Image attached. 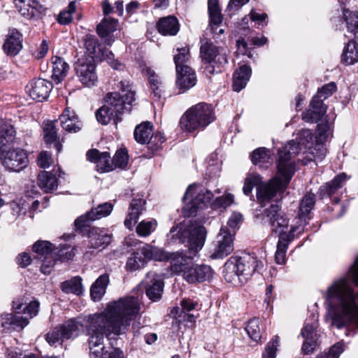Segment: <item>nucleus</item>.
I'll use <instances>...</instances> for the list:
<instances>
[{
    "instance_id": "37",
    "label": "nucleus",
    "mask_w": 358,
    "mask_h": 358,
    "mask_svg": "<svg viewBox=\"0 0 358 358\" xmlns=\"http://www.w3.org/2000/svg\"><path fill=\"white\" fill-rule=\"evenodd\" d=\"M52 79L57 83H61L66 76L69 69V65L63 58L54 56L52 57Z\"/></svg>"
},
{
    "instance_id": "9",
    "label": "nucleus",
    "mask_w": 358,
    "mask_h": 358,
    "mask_svg": "<svg viewBox=\"0 0 358 358\" xmlns=\"http://www.w3.org/2000/svg\"><path fill=\"white\" fill-rule=\"evenodd\" d=\"M263 214L264 219L271 226V231L279 234L278 244L287 248L292 241L287 233L284 232V229L287 228L289 220L285 213L282 211L281 206L278 203H272L264 210Z\"/></svg>"
},
{
    "instance_id": "6",
    "label": "nucleus",
    "mask_w": 358,
    "mask_h": 358,
    "mask_svg": "<svg viewBox=\"0 0 358 358\" xmlns=\"http://www.w3.org/2000/svg\"><path fill=\"white\" fill-rule=\"evenodd\" d=\"M264 266L262 259L254 254L232 256L224 264V277L234 286L245 283L255 273H260Z\"/></svg>"
},
{
    "instance_id": "46",
    "label": "nucleus",
    "mask_w": 358,
    "mask_h": 358,
    "mask_svg": "<svg viewBox=\"0 0 358 358\" xmlns=\"http://www.w3.org/2000/svg\"><path fill=\"white\" fill-rule=\"evenodd\" d=\"M76 6L75 1H71L68 6L62 10L57 17V21L62 25H66L72 22V15L76 12Z\"/></svg>"
},
{
    "instance_id": "31",
    "label": "nucleus",
    "mask_w": 358,
    "mask_h": 358,
    "mask_svg": "<svg viewBox=\"0 0 358 358\" xmlns=\"http://www.w3.org/2000/svg\"><path fill=\"white\" fill-rule=\"evenodd\" d=\"M250 157L254 165L263 169H267L273 162L271 151L266 148L255 149L251 152Z\"/></svg>"
},
{
    "instance_id": "53",
    "label": "nucleus",
    "mask_w": 358,
    "mask_h": 358,
    "mask_svg": "<svg viewBox=\"0 0 358 358\" xmlns=\"http://www.w3.org/2000/svg\"><path fill=\"white\" fill-rule=\"evenodd\" d=\"M56 252H52L45 257L41 259L42 264L41 266V271L44 274H50L52 267L54 266L56 259Z\"/></svg>"
},
{
    "instance_id": "61",
    "label": "nucleus",
    "mask_w": 358,
    "mask_h": 358,
    "mask_svg": "<svg viewBox=\"0 0 358 358\" xmlns=\"http://www.w3.org/2000/svg\"><path fill=\"white\" fill-rule=\"evenodd\" d=\"M242 221V215L240 213H234L229 217L227 222V228L229 231L231 232L233 236L235 234V229L236 227L241 223Z\"/></svg>"
},
{
    "instance_id": "8",
    "label": "nucleus",
    "mask_w": 358,
    "mask_h": 358,
    "mask_svg": "<svg viewBox=\"0 0 358 358\" xmlns=\"http://www.w3.org/2000/svg\"><path fill=\"white\" fill-rule=\"evenodd\" d=\"M215 120L212 105L201 102L190 107L180 119L181 127L188 131L204 129Z\"/></svg>"
},
{
    "instance_id": "19",
    "label": "nucleus",
    "mask_w": 358,
    "mask_h": 358,
    "mask_svg": "<svg viewBox=\"0 0 358 358\" xmlns=\"http://www.w3.org/2000/svg\"><path fill=\"white\" fill-rule=\"evenodd\" d=\"M19 13L27 19H39L45 14L46 8L38 0H14Z\"/></svg>"
},
{
    "instance_id": "58",
    "label": "nucleus",
    "mask_w": 358,
    "mask_h": 358,
    "mask_svg": "<svg viewBox=\"0 0 358 358\" xmlns=\"http://www.w3.org/2000/svg\"><path fill=\"white\" fill-rule=\"evenodd\" d=\"M153 222L152 221H142L136 227V232L141 236H147L150 234L152 228Z\"/></svg>"
},
{
    "instance_id": "63",
    "label": "nucleus",
    "mask_w": 358,
    "mask_h": 358,
    "mask_svg": "<svg viewBox=\"0 0 358 358\" xmlns=\"http://www.w3.org/2000/svg\"><path fill=\"white\" fill-rule=\"evenodd\" d=\"M287 247L283 245H277V250L275 254V259L278 264H282L285 262Z\"/></svg>"
},
{
    "instance_id": "24",
    "label": "nucleus",
    "mask_w": 358,
    "mask_h": 358,
    "mask_svg": "<svg viewBox=\"0 0 358 358\" xmlns=\"http://www.w3.org/2000/svg\"><path fill=\"white\" fill-rule=\"evenodd\" d=\"M117 20L113 18H103L96 26V32L100 38L104 39L105 43L111 45L114 42L113 32L116 31Z\"/></svg>"
},
{
    "instance_id": "33",
    "label": "nucleus",
    "mask_w": 358,
    "mask_h": 358,
    "mask_svg": "<svg viewBox=\"0 0 358 358\" xmlns=\"http://www.w3.org/2000/svg\"><path fill=\"white\" fill-rule=\"evenodd\" d=\"M252 73L251 68L245 64L240 66L234 73L233 89L240 92L247 85Z\"/></svg>"
},
{
    "instance_id": "51",
    "label": "nucleus",
    "mask_w": 358,
    "mask_h": 358,
    "mask_svg": "<svg viewBox=\"0 0 358 358\" xmlns=\"http://www.w3.org/2000/svg\"><path fill=\"white\" fill-rule=\"evenodd\" d=\"M97 166L102 172H108L114 169L113 159L108 152H103L100 154L97 162Z\"/></svg>"
},
{
    "instance_id": "20",
    "label": "nucleus",
    "mask_w": 358,
    "mask_h": 358,
    "mask_svg": "<svg viewBox=\"0 0 358 358\" xmlns=\"http://www.w3.org/2000/svg\"><path fill=\"white\" fill-rule=\"evenodd\" d=\"M52 87V82L45 79L35 78L27 85V90L33 99L43 101L49 96Z\"/></svg>"
},
{
    "instance_id": "39",
    "label": "nucleus",
    "mask_w": 358,
    "mask_h": 358,
    "mask_svg": "<svg viewBox=\"0 0 358 358\" xmlns=\"http://www.w3.org/2000/svg\"><path fill=\"white\" fill-rule=\"evenodd\" d=\"M134 135L135 140L138 143H149L153 136L152 124L149 122H145L136 126Z\"/></svg>"
},
{
    "instance_id": "52",
    "label": "nucleus",
    "mask_w": 358,
    "mask_h": 358,
    "mask_svg": "<svg viewBox=\"0 0 358 358\" xmlns=\"http://www.w3.org/2000/svg\"><path fill=\"white\" fill-rule=\"evenodd\" d=\"M129 155L125 149H119L113 158L114 169L115 168L124 169L128 163Z\"/></svg>"
},
{
    "instance_id": "29",
    "label": "nucleus",
    "mask_w": 358,
    "mask_h": 358,
    "mask_svg": "<svg viewBox=\"0 0 358 358\" xmlns=\"http://www.w3.org/2000/svg\"><path fill=\"white\" fill-rule=\"evenodd\" d=\"M145 201L141 198L132 199L128 217L124 220V225L127 228L131 229L133 225L132 222H137L139 215L145 210Z\"/></svg>"
},
{
    "instance_id": "22",
    "label": "nucleus",
    "mask_w": 358,
    "mask_h": 358,
    "mask_svg": "<svg viewBox=\"0 0 358 358\" xmlns=\"http://www.w3.org/2000/svg\"><path fill=\"white\" fill-rule=\"evenodd\" d=\"M213 270L208 265L191 264L184 273V278L189 283L201 282L210 280L213 276Z\"/></svg>"
},
{
    "instance_id": "62",
    "label": "nucleus",
    "mask_w": 358,
    "mask_h": 358,
    "mask_svg": "<svg viewBox=\"0 0 358 358\" xmlns=\"http://www.w3.org/2000/svg\"><path fill=\"white\" fill-rule=\"evenodd\" d=\"M38 309L39 302L33 301L23 308L22 313L27 314L29 316L30 318H32L38 314Z\"/></svg>"
},
{
    "instance_id": "54",
    "label": "nucleus",
    "mask_w": 358,
    "mask_h": 358,
    "mask_svg": "<svg viewBox=\"0 0 358 358\" xmlns=\"http://www.w3.org/2000/svg\"><path fill=\"white\" fill-rule=\"evenodd\" d=\"M58 259L62 262L69 261L73 258L75 255L74 248L70 245H63L60 248L59 250L56 252Z\"/></svg>"
},
{
    "instance_id": "50",
    "label": "nucleus",
    "mask_w": 358,
    "mask_h": 358,
    "mask_svg": "<svg viewBox=\"0 0 358 358\" xmlns=\"http://www.w3.org/2000/svg\"><path fill=\"white\" fill-rule=\"evenodd\" d=\"M177 50L178 53L173 58L176 69H182L183 66H188L186 63L189 61L190 57L189 49L182 48H178Z\"/></svg>"
},
{
    "instance_id": "4",
    "label": "nucleus",
    "mask_w": 358,
    "mask_h": 358,
    "mask_svg": "<svg viewBox=\"0 0 358 358\" xmlns=\"http://www.w3.org/2000/svg\"><path fill=\"white\" fill-rule=\"evenodd\" d=\"M140 310L138 299L127 296L110 303L103 311L94 315L104 318L106 324L115 332V336H119L127 332L131 320H135Z\"/></svg>"
},
{
    "instance_id": "38",
    "label": "nucleus",
    "mask_w": 358,
    "mask_h": 358,
    "mask_svg": "<svg viewBox=\"0 0 358 358\" xmlns=\"http://www.w3.org/2000/svg\"><path fill=\"white\" fill-rule=\"evenodd\" d=\"M346 180V175L345 173H341L336 176L330 182H327L324 185L320 187L319 195L321 198L324 196H331L333 195L338 189H340L343 182Z\"/></svg>"
},
{
    "instance_id": "7",
    "label": "nucleus",
    "mask_w": 358,
    "mask_h": 358,
    "mask_svg": "<svg viewBox=\"0 0 358 358\" xmlns=\"http://www.w3.org/2000/svg\"><path fill=\"white\" fill-rule=\"evenodd\" d=\"M88 336V345L90 355L93 358H103L107 350L104 346V340H111L110 336H115L112 328L107 325L104 318L90 314L82 318L81 327Z\"/></svg>"
},
{
    "instance_id": "25",
    "label": "nucleus",
    "mask_w": 358,
    "mask_h": 358,
    "mask_svg": "<svg viewBox=\"0 0 358 358\" xmlns=\"http://www.w3.org/2000/svg\"><path fill=\"white\" fill-rule=\"evenodd\" d=\"M62 129L67 132L76 133L81 129L82 122L78 116L73 110L66 108L63 113L60 115L58 122Z\"/></svg>"
},
{
    "instance_id": "11",
    "label": "nucleus",
    "mask_w": 358,
    "mask_h": 358,
    "mask_svg": "<svg viewBox=\"0 0 358 358\" xmlns=\"http://www.w3.org/2000/svg\"><path fill=\"white\" fill-rule=\"evenodd\" d=\"M200 56L202 61L208 64L205 69L206 73L213 74L215 65L223 66L228 62L225 50L215 45L206 38L201 39Z\"/></svg>"
},
{
    "instance_id": "35",
    "label": "nucleus",
    "mask_w": 358,
    "mask_h": 358,
    "mask_svg": "<svg viewBox=\"0 0 358 358\" xmlns=\"http://www.w3.org/2000/svg\"><path fill=\"white\" fill-rule=\"evenodd\" d=\"M0 324L2 327L6 329L18 327L23 329L29 324V319L17 315H14L11 313H3L1 315Z\"/></svg>"
},
{
    "instance_id": "5",
    "label": "nucleus",
    "mask_w": 358,
    "mask_h": 358,
    "mask_svg": "<svg viewBox=\"0 0 358 358\" xmlns=\"http://www.w3.org/2000/svg\"><path fill=\"white\" fill-rule=\"evenodd\" d=\"M120 92H108L104 97L105 104L96 112V118L99 122L106 125L111 120L115 124L122 121V115L129 113L131 104L135 100V92L127 80H121L117 85Z\"/></svg>"
},
{
    "instance_id": "44",
    "label": "nucleus",
    "mask_w": 358,
    "mask_h": 358,
    "mask_svg": "<svg viewBox=\"0 0 358 358\" xmlns=\"http://www.w3.org/2000/svg\"><path fill=\"white\" fill-rule=\"evenodd\" d=\"M343 15L348 31L353 33L357 38L358 34V10L352 11L348 8H344Z\"/></svg>"
},
{
    "instance_id": "18",
    "label": "nucleus",
    "mask_w": 358,
    "mask_h": 358,
    "mask_svg": "<svg viewBox=\"0 0 358 358\" xmlns=\"http://www.w3.org/2000/svg\"><path fill=\"white\" fill-rule=\"evenodd\" d=\"M147 296L155 301L159 300L164 291V280L161 275L155 272H148L142 282Z\"/></svg>"
},
{
    "instance_id": "21",
    "label": "nucleus",
    "mask_w": 358,
    "mask_h": 358,
    "mask_svg": "<svg viewBox=\"0 0 358 358\" xmlns=\"http://www.w3.org/2000/svg\"><path fill=\"white\" fill-rule=\"evenodd\" d=\"M23 37L22 34L15 29H10L3 44V52L8 57H15L22 49Z\"/></svg>"
},
{
    "instance_id": "49",
    "label": "nucleus",
    "mask_w": 358,
    "mask_h": 358,
    "mask_svg": "<svg viewBox=\"0 0 358 358\" xmlns=\"http://www.w3.org/2000/svg\"><path fill=\"white\" fill-rule=\"evenodd\" d=\"M259 324V319L253 318L248 322L245 327V331L248 336L255 341H257L261 338Z\"/></svg>"
},
{
    "instance_id": "43",
    "label": "nucleus",
    "mask_w": 358,
    "mask_h": 358,
    "mask_svg": "<svg viewBox=\"0 0 358 358\" xmlns=\"http://www.w3.org/2000/svg\"><path fill=\"white\" fill-rule=\"evenodd\" d=\"M84 46L87 54V57H98L101 52L100 44L96 36L92 34H87L85 36Z\"/></svg>"
},
{
    "instance_id": "30",
    "label": "nucleus",
    "mask_w": 358,
    "mask_h": 358,
    "mask_svg": "<svg viewBox=\"0 0 358 358\" xmlns=\"http://www.w3.org/2000/svg\"><path fill=\"white\" fill-rule=\"evenodd\" d=\"M58 123V120H47L43 123V138L47 144H54L55 148L59 152L61 151L62 145L57 141V132L56 129V124Z\"/></svg>"
},
{
    "instance_id": "47",
    "label": "nucleus",
    "mask_w": 358,
    "mask_h": 358,
    "mask_svg": "<svg viewBox=\"0 0 358 358\" xmlns=\"http://www.w3.org/2000/svg\"><path fill=\"white\" fill-rule=\"evenodd\" d=\"M315 202L314 194L308 192L303 196L299 206V216L301 218L307 216L310 213L315 205Z\"/></svg>"
},
{
    "instance_id": "26",
    "label": "nucleus",
    "mask_w": 358,
    "mask_h": 358,
    "mask_svg": "<svg viewBox=\"0 0 358 358\" xmlns=\"http://www.w3.org/2000/svg\"><path fill=\"white\" fill-rule=\"evenodd\" d=\"M176 85L183 92L189 90L196 83V74L189 66H183L182 69H176Z\"/></svg>"
},
{
    "instance_id": "45",
    "label": "nucleus",
    "mask_w": 358,
    "mask_h": 358,
    "mask_svg": "<svg viewBox=\"0 0 358 358\" xmlns=\"http://www.w3.org/2000/svg\"><path fill=\"white\" fill-rule=\"evenodd\" d=\"M61 288L65 293L80 295L83 293L82 278L76 276L69 280H66L62 283Z\"/></svg>"
},
{
    "instance_id": "2",
    "label": "nucleus",
    "mask_w": 358,
    "mask_h": 358,
    "mask_svg": "<svg viewBox=\"0 0 358 358\" xmlns=\"http://www.w3.org/2000/svg\"><path fill=\"white\" fill-rule=\"evenodd\" d=\"M326 299L332 326L338 329L351 323L358 326V256L347 276L335 280L328 288Z\"/></svg>"
},
{
    "instance_id": "41",
    "label": "nucleus",
    "mask_w": 358,
    "mask_h": 358,
    "mask_svg": "<svg viewBox=\"0 0 358 358\" xmlns=\"http://www.w3.org/2000/svg\"><path fill=\"white\" fill-rule=\"evenodd\" d=\"M341 60L348 65H352L358 62V45L354 40L349 41L345 47Z\"/></svg>"
},
{
    "instance_id": "12",
    "label": "nucleus",
    "mask_w": 358,
    "mask_h": 358,
    "mask_svg": "<svg viewBox=\"0 0 358 358\" xmlns=\"http://www.w3.org/2000/svg\"><path fill=\"white\" fill-rule=\"evenodd\" d=\"M2 165L9 171L20 172L29 164L27 153L20 148H4L0 150Z\"/></svg>"
},
{
    "instance_id": "60",
    "label": "nucleus",
    "mask_w": 358,
    "mask_h": 358,
    "mask_svg": "<svg viewBox=\"0 0 358 358\" xmlns=\"http://www.w3.org/2000/svg\"><path fill=\"white\" fill-rule=\"evenodd\" d=\"M336 90V84L334 83H330L324 85L321 89L318 90L316 94L322 96L324 99H327L328 97L331 96Z\"/></svg>"
},
{
    "instance_id": "34",
    "label": "nucleus",
    "mask_w": 358,
    "mask_h": 358,
    "mask_svg": "<svg viewBox=\"0 0 358 358\" xmlns=\"http://www.w3.org/2000/svg\"><path fill=\"white\" fill-rule=\"evenodd\" d=\"M109 275L104 273L101 275L90 288V296L94 301H99L106 294V288L109 284Z\"/></svg>"
},
{
    "instance_id": "14",
    "label": "nucleus",
    "mask_w": 358,
    "mask_h": 358,
    "mask_svg": "<svg viewBox=\"0 0 358 358\" xmlns=\"http://www.w3.org/2000/svg\"><path fill=\"white\" fill-rule=\"evenodd\" d=\"M94 59L92 57L80 58L75 64L76 74L80 82L85 87H92L98 80Z\"/></svg>"
},
{
    "instance_id": "28",
    "label": "nucleus",
    "mask_w": 358,
    "mask_h": 358,
    "mask_svg": "<svg viewBox=\"0 0 358 358\" xmlns=\"http://www.w3.org/2000/svg\"><path fill=\"white\" fill-rule=\"evenodd\" d=\"M315 328V325L307 324L301 330V335L304 338L301 350L304 354L312 353L316 347L317 336Z\"/></svg>"
},
{
    "instance_id": "59",
    "label": "nucleus",
    "mask_w": 358,
    "mask_h": 358,
    "mask_svg": "<svg viewBox=\"0 0 358 358\" xmlns=\"http://www.w3.org/2000/svg\"><path fill=\"white\" fill-rule=\"evenodd\" d=\"M234 201V196L227 194L224 196L217 197L213 202V206L218 208H227Z\"/></svg>"
},
{
    "instance_id": "57",
    "label": "nucleus",
    "mask_w": 358,
    "mask_h": 358,
    "mask_svg": "<svg viewBox=\"0 0 358 358\" xmlns=\"http://www.w3.org/2000/svg\"><path fill=\"white\" fill-rule=\"evenodd\" d=\"M210 17V25L211 27V31L216 33L217 26L222 22V15L220 10L208 11Z\"/></svg>"
},
{
    "instance_id": "13",
    "label": "nucleus",
    "mask_w": 358,
    "mask_h": 358,
    "mask_svg": "<svg viewBox=\"0 0 358 358\" xmlns=\"http://www.w3.org/2000/svg\"><path fill=\"white\" fill-rule=\"evenodd\" d=\"M82 318H73L65 323L50 331L45 336L47 342L50 345H54L59 341H64L78 336L81 327Z\"/></svg>"
},
{
    "instance_id": "1",
    "label": "nucleus",
    "mask_w": 358,
    "mask_h": 358,
    "mask_svg": "<svg viewBox=\"0 0 358 358\" xmlns=\"http://www.w3.org/2000/svg\"><path fill=\"white\" fill-rule=\"evenodd\" d=\"M312 141V131L310 129L301 130L299 134L298 142L290 141L278 151L277 168L283 180L279 177H274L267 183L262 184V177L259 174L251 173L245 179L243 193L249 195L254 187H257V198L262 203L269 201L278 192H284L295 172L292 159L303 148H307Z\"/></svg>"
},
{
    "instance_id": "23",
    "label": "nucleus",
    "mask_w": 358,
    "mask_h": 358,
    "mask_svg": "<svg viewBox=\"0 0 358 358\" xmlns=\"http://www.w3.org/2000/svg\"><path fill=\"white\" fill-rule=\"evenodd\" d=\"M324 98L315 94L310 101V109L303 113V119L310 122H317L327 113V106L324 103Z\"/></svg>"
},
{
    "instance_id": "32",
    "label": "nucleus",
    "mask_w": 358,
    "mask_h": 358,
    "mask_svg": "<svg viewBox=\"0 0 358 358\" xmlns=\"http://www.w3.org/2000/svg\"><path fill=\"white\" fill-rule=\"evenodd\" d=\"M90 247L92 248H105L110 243L111 237L99 228L93 227L89 230Z\"/></svg>"
},
{
    "instance_id": "10",
    "label": "nucleus",
    "mask_w": 358,
    "mask_h": 358,
    "mask_svg": "<svg viewBox=\"0 0 358 358\" xmlns=\"http://www.w3.org/2000/svg\"><path fill=\"white\" fill-rule=\"evenodd\" d=\"M166 257L162 249L146 244L131 254L127 261L126 268L135 271L144 268L148 260L164 261Z\"/></svg>"
},
{
    "instance_id": "27",
    "label": "nucleus",
    "mask_w": 358,
    "mask_h": 358,
    "mask_svg": "<svg viewBox=\"0 0 358 358\" xmlns=\"http://www.w3.org/2000/svg\"><path fill=\"white\" fill-rule=\"evenodd\" d=\"M16 136V131L10 120L0 119V150L9 148Z\"/></svg>"
},
{
    "instance_id": "16",
    "label": "nucleus",
    "mask_w": 358,
    "mask_h": 358,
    "mask_svg": "<svg viewBox=\"0 0 358 358\" xmlns=\"http://www.w3.org/2000/svg\"><path fill=\"white\" fill-rule=\"evenodd\" d=\"M113 208V205L110 202H105L98 205L96 208H92L90 211L80 215L75 220L76 228L82 230L88 227L91 222L109 215Z\"/></svg>"
},
{
    "instance_id": "56",
    "label": "nucleus",
    "mask_w": 358,
    "mask_h": 358,
    "mask_svg": "<svg viewBox=\"0 0 358 358\" xmlns=\"http://www.w3.org/2000/svg\"><path fill=\"white\" fill-rule=\"evenodd\" d=\"M279 341V337L275 336L272 341L267 343L265 351L262 355V358H275L277 345Z\"/></svg>"
},
{
    "instance_id": "15",
    "label": "nucleus",
    "mask_w": 358,
    "mask_h": 358,
    "mask_svg": "<svg viewBox=\"0 0 358 358\" xmlns=\"http://www.w3.org/2000/svg\"><path fill=\"white\" fill-rule=\"evenodd\" d=\"M196 194L194 198H193L187 207L189 212V215H193L199 209H202L205 207L208 203H209L213 197V194L201 187H197L194 185H190L186 190V192L183 196V201H187L189 197L192 196V194Z\"/></svg>"
},
{
    "instance_id": "36",
    "label": "nucleus",
    "mask_w": 358,
    "mask_h": 358,
    "mask_svg": "<svg viewBox=\"0 0 358 358\" xmlns=\"http://www.w3.org/2000/svg\"><path fill=\"white\" fill-rule=\"evenodd\" d=\"M157 29L162 35L175 36L179 31L178 21L173 16L161 18L157 22Z\"/></svg>"
},
{
    "instance_id": "48",
    "label": "nucleus",
    "mask_w": 358,
    "mask_h": 358,
    "mask_svg": "<svg viewBox=\"0 0 358 358\" xmlns=\"http://www.w3.org/2000/svg\"><path fill=\"white\" fill-rule=\"evenodd\" d=\"M33 251L37 255L36 258L42 259L53 252V245L45 241H38L33 245Z\"/></svg>"
},
{
    "instance_id": "17",
    "label": "nucleus",
    "mask_w": 358,
    "mask_h": 358,
    "mask_svg": "<svg viewBox=\"0 0 358 358\" xmlns=\"http://www.w3.org/2000/svg\"><path fill=\"white\" fill-rule=\"evenodd\" d=\"M217 245L210 255L213 259H222L234 250V236L227 227H222L217 237Z\"/></svg>"
},
{
    "instance_id": "40",
    "label": "nucleus",
    "mask_w": 358,
    "mask_h": 358,
    "mask_svg": "<svg viewBox=\"0 0 358 358\" xmlns=\"http://www.w3.org/2000/svg\"><path fill=\"white\" fill-rule=\"evenodd\" d=\"M38 185L45 192L53 191L57 187V179L50 172L41 171L38 176Z\"/></svg>"
},
{
    "instance_id": "42",
    "label": "nucleus",
    "mask_w": 358,
    "mask_h": 358,
    "mask_svg": "<svg viewBox=\"0 0 358 358\" xmlns=\"http://www.w3.org/2000/svg\"><path fill=\"white\" fill-rule=\"evenodd\" d=\"M145 72L148 77L151 94L156 99H159L162 92V83L159 77L150 68H147Z\"/></svg>"
},
{
    "instance_id": "55",
    "label": "nucleus",
    "mask_w": 358,
    "mask_h": 358,
    "mask_svg": "<svg viewBox=\"0 0 358 358\" xmlns=\"http://www.w3.org/2000/svg\"><path fill=\"white\" fill-rule=\"evenodd\" d=\"M343 351V345L341 343H337L330 348L328 352L322 353L317 358H338Z\"/></svg>"
},
{
    "instance_id": "3",
    "label": "nucleus",
    "mask_w": 358,
    "mask_h": 358,
    "mask_svg": "<svg viewBox=\"0 0 358 358\" xmlns=\"http://www.w3.org/2000/svg\"><path fill=\"white\" fill-rule=\"evenodd\" d=\"M171 239L183 244L187 250L169 254L164 260H170L171 270L175 273H185L192 263V259L203 248L207 231L206 228L197 222L183 221L171 227Z\"/></svg>"
},
{
    "instance_id": "64",
    "label": "nucleus",
    "mask_w": 358,
    "mask_h": 358,
    "mask_svg": "<svg viewBox=\"0 0 358 358\" xmlns=\"http://www.w3.org/2000/svg\"><path fill=\"white\" fill-rule=\"evenodd\" d=\"M51 156L48 152L44 151L39 154L38 157V164L41 168H47L50 166Z\"/></svg>"
}]
</instances>
